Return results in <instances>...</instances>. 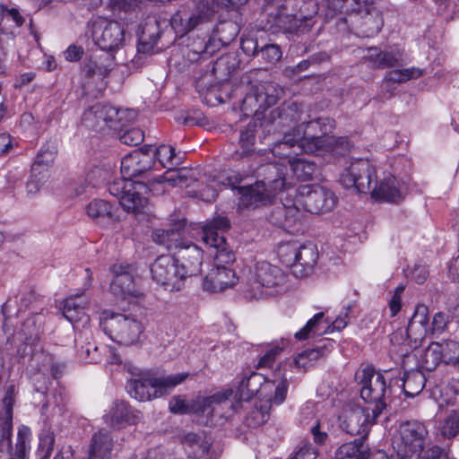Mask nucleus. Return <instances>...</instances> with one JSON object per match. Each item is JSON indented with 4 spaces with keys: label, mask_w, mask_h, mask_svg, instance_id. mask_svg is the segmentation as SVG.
Returning a JSON list of instances; mask_svg holds the SVG:
<instances>
[{
    "label": "nucleus",
    "mask_w": 459,
    "mask_h": 459,
    "mask_svg": "<svg viewBox=\"0 0 459 459\" xmlns=\"http://www.w3.org/2000/svg\"><path fill=\"white\" fill-rule=\"evenodd\" d=\"M152 146L136 149L121 160L123 179L115 181L108 187L109 193L119 199L121 206L135 214L143 212L148 204L147 195L152 190L148 184L134 181L132 178L148 172L154 165Z\"/></svg>",
    "instance_id": "nucleus-1"
},
{
    "label": "nucleus",
    "mask_w": 459,
    "mask_h": 459,
    "mask_svg": "<svg viewBox=\"0 0 459 459\" xmlns=\"http://www.w3.org/2000/svg\"><path fill=\"white\" fill-rule=\"evenodd\" d=\"M230 221L226 216L217 215L203 226L202 240L214 258L212 268L203 281L205 291L217 293L232 288L238 282L233 270L227 267L235 261V254L226 241L223 233L230 229Z\"/></svg>",
    "instance_id": "nucleus-2"
},
{
    "label": "nucleus",
    "mask_w": 459,
    "mask_h": 459,
    "mask_svg": "<svg viewBox=\"0 0 459 459\" xmlns=\"http://www.w3.org/2000/svg\"><path fill=\"white\" fill-rule=\"evenodd\" d=\"M271 188L272 190L260 191V207L273 204L277 191L281 195L284 191L288 192V186L282 178L273 179ZM289 197L290 196L287 195L283 201V197L281 196V204L273 207L267 219L272 224L284 229L290 233H294L299 230L297 226L300 224V212L295 198L289 199Z\"/></svg>",
    "instance_id": "nucleus-3"
},
{
    "label": "nucleus",
    "mask_w": 459,
    "mask_h": 459,
    "mask_svg": "<svg viewBox=\"0 0 459 459\" xmlns=\"http://www.w3.org/2000/svg\"><path fill=\"white\" fill-rule=\"evenodd\" d=\"M153 239L165 245L169 250H177V259L187 278L197 275L201 272L203 250L196 245L181 239L178 230L174 228L157 230L153 233Z\"/></svg>",
    "instance_id": "nucleus-4"
},
{
    "label": "nucleus",
    "mask_w": 459,
    "mask_h": 459,
    "mask_svg": "<svg viewBox=\"0 0 459 459\" xmlns=\"http://www.w3.org/2000/svg\"><path fill=\"white\" fill-rule=\"evenodd\" d=\"M347 139L344 137L336 138L333 135L324 134L321 136L308 135L303 130V126H299L293 130V133L285 134L283 140L277 143L273 152L274 154L290 155V152H281V150L297 146L302 152L312 153L319 150L326 152H336L337 146L347 145Z\"/></svg>",
    "instance_id": "nucleus-5"
},
{
    "label": "nucleus",
    "mask_w": 459,
    "mask_h": 459,
    "mask_svg": "<svg viewBox=\"0 0 459 459\" xmlns=\"http://www.w3.org/2000/svg\"><path fill=\"white\" fill-rule=\"evenodd\" d=\"M188 376V373L160 377L145 375L140 378L128 381L126 389L134 399L141 402L150 401L168 394L174 387L184 382Z\"/></svg>",
    "instance_id": "nucleus-6"
},
{
    "label": "nucleus",
    "mask_w": 459,
    "mask_h": 459,
    "mask_svg": "<svg viewBox=\"0 0 459 459\" xmlns=\"http://www.w3.org/2000/svg\"><path fill=\"white\" fill-rule=\"evenodd\" d=\"M260 377L264 380L260 383V402L264 403L260 405V418L264 422L269 418L272 406L280 405L286 400L289 380L280 364L273 370L260 372Z\"/></svg>",
    "instance_id": "nucleus-7"
},
{
    "label": "nucleus",
    "mask_w": 459,
    "mask_h": 459,
    "mask_svg": "<svg viewBox=\"0 0 459 459\" xmlns=\"http://www.w3.org/2000/svg\"><path fill=\"white\" fill-rule=\"evenodd\" d=\"M136 112L133 109H117L108 104L97 103L82 115L83 124L93 130H103L109 127L122 130L133 122Z\"/></svg>",
    "instance_id": "nucleus-8"
},
{
    "label": "nucleus",
    "mask_w": 459,
    "mask_h": 459,
    "mask_svg": "<svg viewBox=\"0 0 459 459\" xmlns=\"http://www.w3.org/2000/svg\"><path fill=\"white\" fill-rule=\"evenodd\" d=\"M427 436L428 430L424 424L416 420L402 423L393 440L394 459H419Z\"/></svg>",
    "instance_id": "nucleus-9"
},
{
    "label": "nucleus",
    "mask_w": 459,
    "mask_h": 459,
    "mask_svg": "<svg viewBox=\"0 0 459 459\" xmlns=\"http://www.w3.org/2000/svg\"><path fill=\"white\" fill-rule=\"evenodd\" d=\"M194 9L182 8L170 19L175 32L184 36L195 29H202L210 23L215 13L217 0H192Z\"/></svg>",
    "instance_id": "nucleus-10"
},
{
    "label": "nucleus",
    "mask_w": 459,
    "mask_h": 459,
    "mask_svg": "<svg viewBox=\"0 0 459 459\" xmlns=\"http://www.w3.org/2000/svg\"><path fill=\"white\" fill-rule=\"evenodd\" d=\"M356 380L360 385V397L370 405L373 420H376L385 407L386 384L383 375L376 372L372 367L357 371Z\"/></svg>",
    "instance_id": "nucleus-11"
},
{
    "label": "nucleus",
    "mask_w": 459,
    "mask_h": 459,
    "mask_svg": "<svg viewBox=\"0 0 459 459\" xmlns=\"http://www.w3.org/2000/svg\"><path fill=\"white\" fill-rule=\"evenodd\" d=\"M288 195L294 196L298 206L307 212L321 214L331 212L336 205L337 197L330 189L318 186H301L295 189L288 186Z\"/></svg>",
    "instance_id": "nucleus-12"
},
{
    "label": "nucleus",
    "mask_w": 459,
    "mask_h": 459,
    "mask_svg": "<svg viewBox=\"0 0 459 459\" xmlns=\"http://www.w3.org/2000/svg\"><path fill=\"white\" fill-rule=\"evenodd\" d=\"M101 320L104 330L108 332L112 340L120 344L136 343L143 332L142 323L132 315L105 311Z\"/></svg>",
    "instance_id": "nucleus-13"
},
{
    "label": "nucleus",
    "mask_w": 459,
    "mask_h": 459,
    "mask_svg": "<svg viewBox=\"0 0 459 459\" xmlns=\"http://www.w3.org/2000/svg\"><path fill=\"white\" fill-rule=\"evenodd\" d=\"M91 38L100 49L113 53L124 46L126 31L118 22L98 17L91 22Z\"/></svg>",
    "instance_id": "nucleus-14"
},
{
    "label": "nucleus",
    "mask_w": 459,
    "mask_h": 459,
    "mask_svg": "<svg viewBox=\"0 0 459 459\" xmlns=\"http://www.w3.org/2000/svg\"><path fill=\"white\" fill-rule=\"evenodd\" d=\"M152 280L169 291L180 290L186 280L178 260L171 255H160L151 266Z\"/></svg>",
    "instance_id": "nucleus-15"
},
{
    "label": "nucleus",
    "mask_w": 459,
    "mask_h": 459,
    "mask_svg": "<svg viewBox=\"0 0 459 459\" xmlns=\"http://www.w3.org/2000/svg\"><path fill=\"white\" fill-rule=\"evenodd\" d=\"M375 178V167L368 160L352 159L346 162L340 176V182L346 188H354L359 193H368Z\"/></svg>",
    "instance_id": "nucleus-16"
},
{
    "label": "nucleus",
    "mask_w": 459,
    "mask_h": 459,
    "mask_svg": "<svg viewBox=\"0 0 459 459\" xmlns=\"http://www.w3.org/2000/svg\"><path fill=\"white\" fill-rule=\"evenodd\" d=\"M255 171V169L251 174L244 172L242 175L227 176L221 181L222 185L238 190L239 212L255 210L258 205V176Z\"/></svg>",
    "instance_id": "nucleus-17"
},
{
    "label": "nucleus",
    "mask_w": 459,
    "mask_h": 459,
    "mask_svg": "<svg viewBox=\"0 0 459 459\" xmlns=\"http://www.w3.org/2000/svg\"><path fill=\"white\" fill-rule=\"evenodd\" d=\"M113 280L110 283L111 292L118 299L138 297L133 276V267L129 264H114L111 267Z\"/></svg>",
    "instance_id": "nucleus-18"
},
{
    "label": "nucleus",
    "mask_w": 459,
    "mask_h": 459,
    "mask_svg": "<svg viewBox=\"0 0 459 459\" xmlns=\"http://www.w3.org/2000/svg\"><path fill=\"white\" fill-rule=\"evenodd\" d=\"M340 420L342 430L351 435H360L366 432L367 425L374 423L376 420H373L369 407L354 406L345 411Z\"/></svg>",
    "instance_id": "nucleus-19"
},
{
    "label": "nucleus",
    "mask_w": 459,
    "mask_h": 459,
    "mask_svg": "<svg viewBox=\"0 0 459 459\" xmlns=\"http://www.w3.org/2000/svg\"><path fill=\"white\" fill-rule=\"evenodd\" d=\"M428 323V307L418 306L405 330L408 344L411 348L416 349L425 339L429 331Z\"/></svg>",
    "instance_id": "nucleus-20"
},
{
    "label": "nucleus",
    "mask_w": 459,
    "mask_h": 459,
    "mask_svg": "<svg viewBox=\"0 0 459 459\" xmlns=\"http://www.w3.org/2000/svg\"><path fill=\"white\" fill-rule=\"evenodd\" d=\"M286 279L287 277L281 268L269 263H263L260 265V287L264 290L260 291V296H274L280 293Z\"/></svg>",
    "instance_id": "nucleus-21"
},
{
    "label": "nucleus",
    "mask_w": 459,
    "mask_h": 459,
    "mask_svg": "<svg viewBox=\"0 0 459 459\" xmlns=\"http://www.w3.org/2000/svg\"><path fill=\"white\" fill-rule=\"evenodd\" d=\"M407 192L405 185L395 177L388 175L376 184L372 189V196L386 202L399 203Z\"/></svg>",
    "instance_id": "nucleus-22"
},
{
    "label": "nucleus",
    "mask_w": 459,
    "mask_h": 459,
    "mask_svg": "<svg viewBox=\"0 0 459 459\" xmlns=\"http://www.w3.org/2000/svg\"><path fill=\"white\" fill-rule=\"evenodd\" d=\"M116 66L113 53H103L91 56L83 66V73L89 79L103 81Z\"/></svg>",
    "instance_id": "nucleus-23"
},
{
    "label": "nucleus",
    "mask_w": 459,
    "mask_h": 459,
    "mask_svg": "<svg viewBox=\"0 0 459 459\" xmlns=\"http://www.w3.org/2000/svg\"><path fill=\"white\" fill-rule=\"evenodd\" d=\"M257 124L253 119L247 127L240 131L238 148L231 154V159L240 160L251 159L256 155Z\"/></svg>",
    "instance_id": "nucleus-24"
},
{
    "label": "nucleus",
    "mask_w": 459,
    "mask_h": 459,
    "mask_svg": "<svg viewBox=\"0 0 459 459\" xmlns=\"http://www.w3.org/2000/svg\"><path fill=\"white\" fill-rule=\"evenodd\" d=\"M104 421L114 428H121L124 424H135L140 416L124 401H116L103 416Z\"/></svg>",
    "instance_id": "nucleus-25"
},
{
    "label": "nucleus",
    "mask_w": 459,
    "mask_h": 459,
    "mask_svg": "<svg viewBox=\"0 0 459 459\" xmlns=\"http://www.w3.org/2000/svg\"><path fill=\"white\" fill-rule=\"evenodd\" d=\"M317 259L318 251L314 244L299 245L297 261L293 264L292 274L296 278H305L308 276L316 264Z\"/></svg>",
    "instance_id": "nucleus-26"
},
{
    "label": "nucleus",
    "mask_w": 459,
    "mask_h": 459,
    "mask_svg": "<svg viewBox=\"0 0 459 459\" xmlns=\"http://www.w3.org/2000/svg\"><path fill=\"white\" fill-rule=\"evenodd\" d=\"M118 208L103 199H93L86 206L87 215L98 223H110L119 221Z\"/></svg>",
    "instance_id": "nucleus-27"
},
{
    "label": "nucleus",
    "mask_w": 459,
    "mask_h": 459,
    "mask_svg": "<svg viewBox=\"0 0 459 459\" xmlns=\"http://www.w3.org/2000/svg\"><path fill=\"white\" fill-rule=\"evenodd\" d=\"M361 14L363 22L360 25L361 33L365 37H372L377 34L383 26V18L379 12L370 4L365 3L364 6L353 9Z\"/></svg>",
    "instance_id": "nucleus-28"
},
{
    "label": "nucleus",
    "mask_w": 459,
    "mask_h": 459,
    "mask_svg": "<svg viewBox=\"0 0 459 459\" xmlns=\"http://www.w3.org/2000/svg\"><path fill=\"white\" fill-rule=\"evenodd\" d=\"M194 180L195 179L190 171L185 168L178 169H169L163 175L150 181V186L152 189L151 192H154L156 190L155 186L163 183H168L169 186L174 187H188Z\"/></svg>",
    "instance_id": "nucleus-29"
},
{
    "label": "nucleus",
    "mask_w": 459,
    "mask_h": 459,
    "mask_svg": "<svg viewBox=\"0 0 459 459\" xmlns=\"http://www.w3.org/2000/svg\"><path fill=\"white\" fill-rule=\"evenodd\" d=\"M233 394L230 388L217 392L212 395L206 397H197L192 400V413L194 414H212L213 406L227 402Z\"/></svg>",
    "instance_id": "nucleus-30"
},
{
    "label": "nucleus",
    "mask_w": 459,
    "mask_h": 459,
    "mask_svg": "<svg viewBox=\"0 0 459 459\" xmlns=\"http://www.w3.org/2000/svg\"><path fill=\"white\" fill-rule=\"evenodd\" d=\"M113 439L108 431L101 429L91 437L88 459H109Z\"/></svg>",
    "instance_id": "nucleus-31"
},
{
    "label": "nucleus",
    "mask_w": 459,
    "mask_h": 459,
    "mask_svg": "<svg viewBox=\"0 0 459 459\" xmlns=\"http://www.w3.org/2000/svg\"><path fill=\"white\" fill-rule=\"evenodd\" d=\"M88 301L82 294H75L68 297L63 302V316L71 323L87 319L85 310Z\"/></svg>",
    "instance_id": "nucleus-32"
},
{
    "label": "nucleus",
    "mask_w": 459,
    "mask_h": 459,
    "mask_svg": "<svg viewBox=\"0 0 459 459\" xmlns=\"http://www.w3.org/2000/svg\"><path fill=\"white\" fill-rule=\"evenodd\" d=\"M365 437L342 444L335 452L337 459H368V446L365 443Z\"/></svg>",
    "instance_id": "nucleus-33"
},
{
    "label": "nucleus",
    "mask_w": 459,
    "mask_h": 459,
    "mask_svg": "<svg viewBox=\"0 0 459 459\" xmlns=\"http://www.w3.org/2000/svg\"><path fill=\"white\" fill-rule=\"evenodd\" d=\"M157 21L149 22L143 28L142 35L139 39L137 50L140 53H151L154 50V47L160 38V31L157 30Z\"/></svg>",
    "instance_id": "nucleus-34"
},
{
    "label": "nucleus",
    "mask_w": 459,
    "mask_h": 459,
    "mask_svg": "<svg viewBox=\"0 0 459 459\" xmlns=\"http://www.w3.org/2000/svg\"><path fill=\"white\" fill-rule=\"evenodd\" d=\"M31 430L27 426L18 429L14 452L8 459H29L30 451Z\"/></svg>",
    "instance_id": "nucleus-35"
},
{
    "label": "nucleus",
    "mask_w": 459,
    "mask_h": 459,
    "mask_svg": "<svg viewBox=\"0 0 459 459\" xmlns=\"http://www.w3.org/2000/svg\"><path fill=\"white\" fill-rule=\"evenodd\" d=\"M403 389L408 397L418 395L425 386L426 379L420 370H411L404 374Z\"/></svg>",
    "instance_id": "nucleus-36"
},
{
    "label": "nucleus",
    "mask_w": 459,
    "mask_h": 459,
    "mask_svg": "<svg viewBox=\"0 0 459 459\" xmlns=\"http://www.w3.org/2000/svg\"><path fill=\"white\" fill-rule=\"evenodd\" d=\"M293 174L299 180H309L318 172L317 165L304 158L289 160Z\"/></svg>",
    "instance_id": "nucleus-37"
},
{
    "label": "nucleus",
    "mask_w": 459,
    "mask_h": 459,
    "mask_svg": "<svg viewBox=\"0 0 459 459\" xmlns=\"http://www.w3.org/2000/svg\"><path fill=\"white\" fill-rule=\"evenodd\" d=\"M325 346L307 349L301 351L294 358V364L299 368L307 369L313 366L317 360L325 358Z\"/></svg>",
    "instance_id": "nucleus-38"
},
{
    "label": "nucleus",
    "mask_w": 459,
    "mask_h": 459,
    "mask_svg": "<svg viewBox=\"0 0 459 459\" xmlns=\"http://www.w3.org/2000/svg\"><path fill=\"white\" fill-rule=\"evenodd\" d=\"M237 25L231 22H223L218 24L212 30V39L216 44L228 45L238 35Z\"/></svg>",
    "instance_id": "nucleus-39"
},
{
    "label": "nucleus",
    "mask_w": 459,
    "mask_h": 459,
    "mask_svg": "<svg viewBox=\"0 0 459 459\" xmlns=\"http://www.w3.org/2000/svg\"><path fill=\"white\" fill-rule=\"evenodd\" d=\"M238 62L234 54H226L220 56L214 63L212 71L219 74L221 80H227L237 69Z\"/></svg>",
    "instance_id": "nucleus-40"
},
{
    "label": "nucleus",
    "mask_w": 459,
    "mask_h": 459,
    "mask_svg": "<svg viewBox=\"0 0 459 459\" xmlns=\"http://www.w3.org/2000/svg\"><path fill=\"white\" fill-rule=\"evenodd\" d=\"M263 355L260 357V369L264 372L275 369L277 364L281 366V363L276 362L277 358L281 355L282 348L279 345L263 346L260 347Z\"/></svg>",
    "instance_id": "nucleus-41"
},
{
    "label": "nucleus",
    "mask_w": 459,
    "mask_h": 459,
    "mask_svg": "<svg viewBox=\"0 0 459 459\" xmlns=\"http://www.w3.org/2000/svg\"><path fill=\"white\" fill-rule=\"evenodd\" d=\"M443 362L459 369V342L446 340L439 342Z\"/></svg>",
    "instance_id": "nucleus-42"
},
{
    "label": "nucleus",
    "mask_w": 459,
    "mask_h": 459,
    "mask_svg": "<svg viewBox=\"0 0 459 459\" xmlns=\"http://www.w3.org/2000/svg\"><path fill=\"white\" fill-rule=\"evenodd\" d=\"M142 3L143 0H109V6L111 11L120 17L125 13L136 18V12Z\"/></svg>",
    "instance_id": "nucleus-43"
},
{
    "label": "nucleus",
    "mask_w": 459,
    "mask_h": 459,
    "mask_svg": "<svg viewBox=\"0 0 459 459\" xmlns=\"http://www.w3.org/2000/svg\"><path fill=\"white\" fill-rule=\"evenodd\" d=\"M55 433L50 428L42 429L39 435V454L40 459H49L54 450Z\"/></svg>",
    "instance_id": "nucleus-44"
},
{
    "label": "nucleus",
    "mask_w": 459,
    "mask_h": 459,
    "mask_svg": "<svg viewBox=\"0 0 459 459\" xmlns=\"http://www.w3.org/2000/svg\"><path fill=\"white\" fill-rule=\"evenodd\" d=\"M299 245L298 242H287L281 244L278 247V255L281 261L290 267L291 273L293 272V264L297 261Z\"/></svg>",
    "instance_id": "nucleus-45"
},
{
    "label": "nucleus",
    "mask_w": 459,
    "mask_h": 459,
    "mask_svg": "<svg viewBox=\"0 0 459 459\" xmlns=\"http://www.w3.org/2000/svg\"><path fill=\"white\" fill-rule=\"evenodd\" d=\"M324 318V313L319 312L316 314L311 319L307 321L306 325L295 333V338L299 341L307 339L310 334H320L319 324Z\"/></svg>",
    "instance_id": "nucleus-46"
},
{
    "label": "nucleus",
    "mask_w": 459,
    "mask_h": 459,
    "mask_svg": "<svg viewBox=\"0 0 459 459\" xmlns=\"http://www.w3.org/2000/svg\"><path fill=\"white\" fill-rule=\"evenodd\" d=\"M440 352L439 342H432L429 345L424 356V366L428 370H433L440 362H443Z\"/></svg>",
    "instance_id": "nucleus-47"
},
{
    "label": "nucleus",
    "mask_w": 459,
    "mask_h": 459,
    "mask_svg": "<svg viewBox=\"0 0 459 459\" xmlns=\"http://www.w3.org/2000/svg\"><path fill=\"white\" fill-rule=\"evenodd\" d=\"M185 445L188 446L193 451L194 456L198 457L205 455L210 447L207 442L201 440L195 433H188L184 438Z\"/></svg>",
    "instance_id": "nucleus-48"
},
{
    "label": "nucleus",
    "mask_w": 459,
    "mask_h": 459,
    "mask_svg": "<svg viewBox=\"0 0 459 459\" xmlns=\"http://www.w3.org/2000/svg\"><path fill=\"white\" fill-rule=\"evenodd\" d=\"M190 50L197 55H212L219 48V44H216L212 36H209L208 40L205 39L194 40L192 44L188 45Z\"/></svg>",
    "instance_id": "nucleus-49"
},
{
    "label": "nucleus",
    "mask_w": 459,
    "mask_h": 459,
    "mask_svg": "<svg viewBox=\"0 0 459 459\" xmlns=\"http://www.w3.org/2000/svg\"><path fill=\"white\" fill-rule=\"evenodd\" d=\"M152 160L157 157L161 167L166 168L168 164H174L176 159L175 149L169 145H160V147L152 148Z\"/></svg>",
    "instance_id": "nucleus-50"
},
{
    "label": "nucleus",
    "mask_w": 459,
    "mask_h": 459,
    "mask_svg": "<svg viewBox=\"0 0 459 459\" xmlns=\"http://www.w3.org/2000/svg\"><path fill=\"white\" fill-rule=\"evenodd\" d=\"M241 109L246 116L255 117L258 113V90L254 88L247 93L243 101Z\"/></svg>",
    "instance_id": "nucleus-51"
},
{
    "label": "nucleus",
    "mask_w": 459,
    "mask_h": 459,
    "mask_svg": "<svg viewBox=\"0 0 459 459\" xmlns=\"http://www.w3.org/2000/svg\"><path fill=\"white\" fill-rule=\"evenodd\" d=\"M57 153V147L54 142H48L44 144L39 153L37 155L35 161L40 162L41 164H45V166L52 165L54 160L56 159V155Z\"/></svg>",
    "instance_id": "nucleus-52"
},
{
    "label": "nucleus",
    "mask_w": 459,
    "mask_h": 459,
    "mask_svg": "<svg viewBox=\"0 0 459 459\" xmlns=\"http://www.w3.org/2000/svg\"><path fill=\"white\" fill-rule=\"evenodd\" d=\"M169 411L175 414L192 413V400L186 401L183 396L177 395L171 398L169 403Z\"/></svg>",
    "instance_id": "nucleus-53"
},
{
    "label": "nucleus",
    "mask_w": 459,
    "mask_h": 459,
    "mask_svg": "<svg viewBox=\"0 0 459 459\" xmlns=\"http://www.w3.org/2000/svg\"><path fill=\"white\" fill-rule=\"evenodd\" d=\"M263 94L267 108L275 105L282 93V89L273 82H264L263 85Z\"/></svg>",
    "instance_id": "nucleus-54"
},
{
    "label": "nucleus",
    "mask_w": 459,
    "mask_h": 459,
    "mask_svg": "<svg viewBox=\"0 0 459 459\" xmlns=\"http://www.w3.org/2000/svg\"><path fill=\"white\" fill-rule=\"evenodd\" d=\"M441 432L443 436L453 437L459 432V412L453 411L445 420Z\"/></svg>",
    "instance_id": "nucleus-55"
},
{
    "label": "nucleus",
    "mask_w": 459,
    "mask_h": 459,
    "mask_svg": "<svg viewBox=\"0 0 459 459\" xmlns=\"http://www.w3.org/2000/svg\"><path fill=\"white\" fill-rule=\"evenodd\" d=\"M429 273L427 265L419 262L415 263L414 265L408 270L407 277H410L418 284H422L428 279Z\"/></svg>",
    "instance_id": "nucleus-56"
},
{
    "label": "nucleus",
    "mask_w": 459,
    "mask_h": 459,
    "mask_svg": "<svg viewBox=\"0 0 459 459\" xmlns=\"http://www.w3.org/2000/svg\"><path fill=\"white\" fill-rule=\"evenodd\" d=\"M143 132L139 128H130L120 135V141L126 145H138L143 141Z\"/></svg>",
    "instance_id": "nucleus-57"
},
{
    "label": "nucleus",
    "mask_w": 459,
    "mask_h": 459,
    "mask_svg": "<svg viewBox=\"0 0 459 459\" xmlns=\"http://www.w3.org/2000/svg\"><path fill=\"white\" fill-rule=\"evenodd\" d=\"M3 414L1 419L13 420V406L14 403V387L10 385L2 400Z\"/></svg>",
    "instance_id": "nucleus-58"
},
{
    "label": "nucleus",
    "mask_w": 459,
    "mask_h": 459,
    "mask_svg": "<svg viewBox=\"0 0 459 459\" xmlns=\"http://www.w3.org/2000/svg\"><path fill=\"white\" fill-rule=\"evenodd\" d=\"M255 375V372H252L248 377H244L242 378L238 390V399L240 401L247 402L258 392L256 389L254 390L249 388V381L251 377Z\"/></svg>",
    "instance_id": "nucleus-59"
},
{
    "label": "nucleus",
    "mask_w": 459,
    "mask_h": 459,
    "mask_svg": "<svg viewBox=\"0 0 459 459\" xmlns=\"http://www.w3.org/2000/svg\"><path fill=\"white\" fill-rule=\"evenodd\" d=\"M260 56L270 64L279 61L281 57V51L276 45H266L260 48Z\"/></svg>",
    "instance_id": "nucleus-60"
},
{
    "label": "nucleus",
    "mask_w": 459,
    "mask_h": 459,
    "mask_svg": "<svg viewBox=\"0 0 459 459\" xmlns=\"http://www.w3.org/2000/svg\"><path fill=\"white\" fill-rule=\"evenodd\" d=\"M79 352L81 357L88 359L90 363H97L100 360L99 347L92 343H87L86 346H82Z\"/></svg>",
    "instance_id": "nucleus-61"
},
{
    "label": "nucleus",
    "mask_w": 459,
    "mask_h": 459,
    "mask_svg": "<svg viewBox=\"0 0 459 459\" xmlns=\"http://www.w3.org/2000/svg\"><path fill=\"white\" fill-rule=\"evenodd\" d=\"M400 55L394 52H385L378 54V64L383 67H393L398 65Z\"/></svg>",
    "instance_id": "nucleus-62"
},
{
    "label": "nucleus",
    "mask_w": 459,
    "mask_h": 459,
    "mask_svg": "<svg viewBox=\"0 0 459 459\" xmlns=\"http://www.w3.org/2000/svg\"><path fill=\"white\" fill-rule=\"evenodd\" d=\"M50 166H45L40 162L34 161L31 166L30 176L39 178L40 180L46 181L48 178V169Z\"/></svg>",
    "instance_id": "nucleus-63"
},
{
    "label": "nucleus",
    "mask_w": 459,
    "mask_h": 459,
    "mask_svg": "<svg viewBox=\"0 0 459 459\" xmlns=\"http://www.w3.org/2000/svg\"><path fill=\"white\" fill-rule=\"evenodd\" d=\"M447 325V319L445 314L443 313H437L432 320V333H442Z\"/></svg>",
    "instance_id": "nucleus-64"
}]
</instances>
